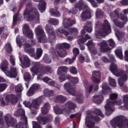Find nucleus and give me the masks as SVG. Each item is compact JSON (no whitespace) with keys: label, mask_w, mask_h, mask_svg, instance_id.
<instances>
[{"label":"nucleus","mask_w":128,"mask_h":128,"mask_svg":"<svg viewBox=\"0 0 128 128\" xmlns=\"http://www.w3.org/2000/svg\"><path fill=\"white\" fill-rule=\"evenodd\" d=\"M2 111H0V126L2 128L4 124V120L2 119Z\"/></svg>","instance_id":"nucleus-53"},{"label":"nucleus","mask_w":128,"mask_h":128,"mask_svg":"<svg viewBox=\"0 0 128 128\" xmlns=\"http://www.w3.org/2000/svg\"><path fill=\"white\" fill-rule=\"evenodd\" d=\"M37 120L39 124H46L48 122V118H42L40 116H39L37 118Z\"/></svg>","instance_id":"nucleus-33"},{"label":"nucleus","mask_w":128,"mask_h":128,"mask_svg":"<svg viewBox=\"0 0 128 128\" xmlns=\"http://www.w3.org/2000/svg\"><path fill=\"white\" fill-rule=\"evenodd\" d=\"M48 22L50 24H52L54 26H56V24H58V20L55 19V18H50Z\"/></svg>","instance_id":"nucleus-51"},{"label":"nucleus","mask_w":128,"mask_h":128,"mask_svg":"<svg viewBox=\"0 0 128 128\" xmlns=\"http://www.w3.org/2000/svg\"><path fill=\"white\" fill-rule=\"evenodd\" d=\"M108 42L109 44V46H111V48L108 46V43L106 40H103L102 42L98 43V46L100 47V49L102 52H106L111 50L112 48H114L116 46V43L114 40L110 39L108 40Z\"/></svg>","instance_id":"nucleus-12"},{"label":"nucleus","mask_w":128,"mask_h":128,"mask_svg":"<svg viewBox=\"0 0 128 128\" xmlns=\"http://www.w3.org/2000/svg\"><path fill=\"white\" fill-rule=\"evenodd\" d=\"M115 34L118 40H120V38H124V33L123 32H120L116 30H115Z\"/></svg>","instance_id":"nucleus-42"},{"label":"nucleus","mask_w":128,"mask_h":128,"mask_svg":"<svg viewBox=\"0 0 128 128\" xmlns=\"http://www.w3.org/2000/svg\"><path fill=\"white\" fill-rule=\"evenodd\" d=\"M46 30L49 34V38L50 44H56V38H54V30H52V28H50V26L46 25Z\"/></svg>","instance_id":"nucleus-20"},{"label":"nucleus","mask_w":128,"mask_h":128,"mask_svg":"<svg viewBox=\"0 0 128 128\" xmlns=\"http://www.w3.org/2000/svg\"><path fill=\"white\" fill-rule=\"evenodd\" d=\"M90 4H91L93 8H98V4H96V2H94V0H87Z\"/></svg>","instance_id":"nucleus-56"},{"label":"nucleus","mask_w":128,"mask_h":128,"mask_svg":"<svg viewBox=\"0 0 128 128\" xmlns=\"http://www.w3.org/2000/svg\"><path fill=\"white\" fill-rule=\"evenodd\" d=\"M70 48V45L68 43H62L56 45V48Z\"/></svg>","instance_id":"nucleus-32"},{"label":"nucleus","mask_w":128,"mask_h":128,"mask_svg":"<svg viewBox=\"0 0 128 128\" xmlns=\"http://www.w3.org/2000/svg\"><path fill=\"white\" fill-rule=\"evenodd\" d=\"M24 78L26 80H28L30 78V73L26 72L24 74Z\"/></svg>","instance_id":"nucleus-59"},{"label":"nucleus","mask_w":128,"mask_h":128,"mask_svg":"<svg viewBox=\"0 0 128 128\" xmlns=\"http://www.w3.org/2000/svg\"><path fill=\"white\" fill-rule=\"evenodd\" d=\"M75 24V20L72 21L69 18H66L63 21V25L66 30L60 27L58 29V32L60 34H64V36H70V34L72 32L78 33V30L76 28H72V29L68 28L70 26H72L74 24ZM66 29L68 30V32L66 31Z\"/></svg>","instance_id":"nucleus-4"},{"label":"nucleus","mask_w":128,"mask_h":128,"mask_svg":"<svg viewBox=\"0 0 128 128\" xmlns=\"http://www.w3.org/2000/svg\"><path fill=\"white\" fill-rule=\"evenodd\" d=\"M39 88L40 85H38V84H34L27 92V96H32L34 94V92H36L38 90Z\"/></svg>","instance_id":"nucleus-24"},{"label":"nucleus","mask_w":128,"mask_h":128,"mask_svg":"<svg viewBox=\"0 0 128 128\" xmlns=\"http://www.w3.org/2000/svg\"><path fill=\"white\" fill-rule=\"evenodd\" d=\"M92 11L90 10V8H88L86 11H84L81 14V18L82 20H84L88 18H92Z\"/></svg>","instance_id":"nucleus-23"},{"label":"nucleus","mask_w":128,"mask_h":128,"mask_svg":"<svg viewBox=\"0 0 128 128\" xmlns=\"http://www.w3.org/2000/svg\"><path fill=\"white\" fill-rule=\"evenodd\" d=\"M122 104V100H118L115 101L114 102L112 103V104L109 107V108H114V105L116 104L117 106H120V104Z\"/></svg>","instance_id":"nucleus-49"},{"label":"nucleus","mask_w":128,"mask_h":128,"mask_svg":"<svg viewBox=\"0 0 128 128\" xmlns=\"http://www.w3.org/2000/svg\"><path fill=\"white\" fill-rule=\"evenodd\" d=\"M98 116H101V118H104V114H102V112L100 110H95V114L92 115L90 114H87L86 118V125L88 128H92L94 126V123L92 122V120H94L95 122H98L100 120V118H98Z\"/></svg>","instance_id":"nucleus-6"},{"label":"nucleus","mask_w":128,"mask_h":128,"mask_svg":"<svg viewBox=\"0 0 128 128\" xmlns=\"http://www.w3.org/2000/svg\"><path fill=\"white\" fill-rule=\"evenodd\" d=\"M108 56L111 62H116V59H114V56L112 54H109Z\"/></svg>","instance_id":"nucleus-61"},{"label":"nucleus","mask_w":128,"mask_h":128,"mask_svg":"<svg viewBox=\"0 0 128 128\" xmlns=\"http://www.w3.org/2000/svg\"><path fill=\"white\" fill-rule=\"evenodd\" d=\"M59 76V80L60 82H64L66 80H68V78H70V76H68V75L64 74H61Z\"/></svg>","instance_id":"nucleus-40"},{"label":"nucleus","mask_w":128,"mask_h":128,"mask_svg":"<svg viewBox=\"0 0 128 128\" xmlns=\"http://www.w3.org/2000/svg\"><path fill=\"white\" fill-rule=\"evenodd\" d=\"M8 62L6 60L1 64V70L4 71L6 76L8 78H16L18 69L14 66H11L8 72Z\"/></svg>","instance_id":"nucleus-7"},{"label":"nucleus","mask_w":128,"mask_h":128,"mask_svg":"<svg viewBox=\"0 0 128 128\" xmlns=\"http://www.w3.org/2000/svg\"><path fill=\"white\" fill-rule=\"evenodd\" d=\"M86 44L90 50H91L92 49L94 48L95 46L94 44V42H92V40H89Z\"/></svg>","instance_id":"nucleus-45"},{"label":"nucleus","mask_w":128,"mask_h":128,"mask_svg":"<svg viewBox=\"0 0 128 128\" xmlns=\"http://www.w3.org/2000/svg\"><path fill=\"white\" fill-rule=\"evenodd\" d=\"M35 33L37 36H38V42H42V40L44 39L46 36L44 32V30L40 26H38L35 28Z\"/></svg>","instance_id":"nucleus-19"},{"label":"nucleus","mask_w":128,"mask_h":128,"mask_svg":"<svg viewBox=\"0 0 128 128\" xmlns=\"http://www.w3.org/2000/svg\"><path fill=\"white\" fill-rule=\"evenodd\" d=\"M23 34L29 38L26 42L24 39H20V36H18L16 38V42L18 46L20 48L22 44L24 45V50L29 54L30 56H34L35 60H38L42 54V50L41 48H37L36 54H34V48H32V46H34V40H32L34 38V33L30 29V26L28 24H25L23 27Z\"/></svg>","instance_id":"nucleus-1"},{"label":"nucleus","mask_w":128,"mask_h":128,"mask_svg":"<svg viewBox=\"0 0 128 128\" xmlns=\"http://www.w3.org/2000/svg\"><path fill=\"white\" fill-rule=\"evenodd\" d=\"M66 97H64L62 96H58L56 97V102H66Z\"/></svg>","instance_id":"nucleus-38"},{"label":"nucleus","mask_w":128,"mask_h":128,"mask_svg":"<svg viewBox=\"0 0 128 128\" xmlns=\"http://www.w3.org/2000/svg\"><path fill=\"white\" fill-rule=\"evenodd\" d=\"M84 29H85L88 32H92V23L88 22L86 26H84Z\"/></svg>","instance_id":"nucleus-44"},{"label":"nucleus","mask_w":128,"mask_h":128,"mask_svg":"<svg viewBox=\"0 0 128 128\" xmlns=\"http://www.w3.org/2000/svg\"><path fill=\"white\" fill-rule=\"evenodd\" d=\"M10 62L12 66H16V57L13 56H10Z\"/></svg>","instance_id":"nucleus-48"},{"label":"nucleus","mask_w":128,"mask_h":128,"mask_svg":"<svg viewBox=\"0 0 128 128\" xmlns=\"http://www.w3.org/2000/svg\"><path fill=\"white\" fill-rule=\"evenodd\" d=\"M110 99L107 100V103L106 104L104 108L106 110V116H110L112 113V112L114 110V108H109L110 106L116 102V100L118 98V94L116 93H112L110 96Z\"/></svg>","instance_id":"nucleus-11"},{"label":"nucleus","mask_w":128,"mask_h":128,"mask_svg":"<svg viewBox=\"0 0 128 128\" xmlns=\"http://www.w3.org/2000/svg\"><path fill=\"white\" fill-rule=\"evenodd\" d=\"M54 110L56 114H64L65 116H68L70 114V111H68L66 109L62 110L60 109L58 106H54Z\"/></svg>","instance_id":"nucleus-22"},{"label":"nucleus","mask_w":128,"mask_h":128,"mask_svg":"<svg viewBox=\"0 0 128 128\" xmlns=\"http://www.w3.org/2000/svg\"><path fill=\"white\" fill-rule=\"evenodd\" d=\"M14 115L16 116H22V118H24V120L26 122V126L28 128V118L24 116V110L22 108L19 109L16 112H15Z\"/></svg>","instance_id":"nucleus-25"},{"label":"nucleus","mask_w":128,"mask_h":128,"mask_svg":"<svg viewBox=\"0 0 128 128\" xmlns=\"http://www.w3.org/2000/svg\"><path fill=\"white\" fill-rule=\"evenodd\" d=\"M102 90L100 92L99 96H95L93 97V100L95 102L98 104H100L102 102V96L104 94H106V92L108 90V87H106V84L102 86Z\"/></svg>","instance_id":"nucleus-16"},{"label":"nucleus","mask_w":128,"mask_h":128,"mask_svg":"<svg viewBox=\"0 0 128 128\" xmlns=\"http://www.w3.org/2000/svg\"><path fill=\"white\" fill-rule=\"evenodd\" d=\"M96 16L97 18H100L104 14V12L100 9L98 8L96 12Z\"/></svg>","instance_id":"nucleus-52"},{"label":"nucleus","mask_w":128,"mask_h":128,"mask_svg":"<svg viewBox=\"0 0 128 128\" xmlns=\"http://www.w3.org/2000/svg\"><path fill=\"white\" fill-rule=\"evenodd\" d=\"M87 40H90V36L88 34H86L84 38L78 40V44H79L80 46V50H84L86 49V48H84V46L82 45V44H84V42H86Z\"/></svg>","instance_id":"nucleus-26"},{"label":"nucleus","mask_w":128,"mask_h":128,"mask_svg":"<svg viewBox=\"0 0 128 128\" xmlns=\"http://www.w3.org/2000/svg\"><path fill=\"white\" fill-rule=\"evenodd\" d=\"M68 72V68L63 66L58 68L57 74L58 76H60L62 72Z\"/></svg>","instance_id":"nucleus-34"},{"label":"nucleus","mask_w":128,"mask_h":128,"mask_svg":"<svg viewBox=\"0 0 128 128\" xmlns=\"http://www.w3.org/2000/svg\"><path fill=\"white\" fill-rule=\"evenodd\" d=\"M50 13L52 16L58 17L60 16V12H58V11H57L56 10H54L53 9H51L50 10Z\"/></svg>","instance_id":"nucleus-39"},{"label":"nucleus","mask_w":128,"mask_h":128,"mask_svg":"<svg viewBox=\"0 0 128 128\" xmlns=\"http://www.w3.org/2000/svg\"><path fill=\"white\" fill-rule=\"evenodd\" d=\"M69 78L72 79V82L74 83H72V82L66 83L64 84V88L69 94H72V96H74V94H76V91L74 90V84L78 82V78L70 77V78Z\"/></svg>","instance_id":"nucleus-13"},{"label":"nucleus","mask_w":128,"mask_h":128,"mask_svg":"<svg viewBox=\"0 0 128 128\" xmlns=\"http://www.w3.org/2000/svg\"><path fill=\"white\" fill-rule=\"evenodd\" d=\"M23 104L26 108H30L32 107L34 108H36V110H38L40 108V105L42 104V98H38L32 100V104H30V102L28 101H24Z\"/></svg>","instance_id":"nucleus-14"},{"label":"nucleus","mask_w":128,"mask_h":128,"mask_svg":"<svg viewBox=\"0 0 128 128\" xmlns=\"http://www.w3.org/2000/svg\"><path fill=\"white\" fill-rule=\"evenodd\" d=\"M16 92H21L24 90V88L22 86V84H18L16 86L15 88Z\"/></svg>","instance_id":"nucleus-50"},{"label":"nucleus","mask_w":128,"mask_h":128,"mask_svg":"<svg viewBox=\"0 0 128 128\" xmlns=\"http://www.w3.org/2000/svg\"><path fill=\"white\" fill-rule=\"evenodd\" d=\"M32 68L30 70L32 74L38 76L37 80H40V76L46 74V71L44 68H42V65L40 62H32L31 64Z\"/></svg>","instance_id":"nucleus-10"},{"label":"nucleus","mask_w":128,"mask_h":128,"mask_svg":"<svg viewBox=\"0 0 128 128\" xmlns=\"http://www.w3.org/2000/svg\"><path fill=\"white\" fill-rule=\"evenodd\" d=\"M120 4L123 6H128V0H122L120 1Z\"/></svg>","instance_id":"nucleus-62"},{"label":"nucleus","mask_w":128,"mask_h":128,"mask_svg":"<svg viewBox=\"0 0 128 128\" xmlns=\"http://www.w3.org/2000/svg\"><path fill=\"white\" fill-rule=\"evenodd\" d=\"M93 77L92 78V80L96 84H98L100 82V72L98 71H94L92 72Z\"/></svg>","instance_id":"nucleus-27"},{"label":"nucleus","mask_w":128,"mask_h":128,"mask_svg":"<svg viewBox=\"0 0 128 128\" xmlns=\"http://www.w3.org/2000/svg\"><path fill=\"white\" fill-rule=\"evenodd\" d=\"M110 16L111 20L114 22V24L120 28H122L124 26V23L121 22L120 18L122 20H124L126 22H128V17L126 16H123L122 14H120V12L118 10H115L114 12H112L110 14Z\"/></svg>","instance_id":"nucleus-3"},{"label":"nucleus","mask_w":128,"mask_h":128,"mask_svg":"<svg viewBox=\"0 0 128 128\" xmlns=\"http://www.w3.org/2000/svg\"><path fill=\"white\" fill-rule=\"evenodd\" d=\"M50 106L48 102H46L44 104L43 108L41 110L42 114L44 116L48 112V110H50Z\"/></svg>","instance_id":"nucleus-28"},{"label":"nucleus","mask_w":128,"mask_h":128,"mask_svg":"<svg viewBox=\"0 0 128 128\" xmlns=\"http://www.w3.org/2000/svg\"><path fill=\"white\" fill-rule=\"evenodd\" d=\"M115 53L117 56H118V58L122 60V50L120 47L115 50Z\"/></svg>","instance_id":"nucleus-35"},{"label":"nucleus","mask_w":128,"mask_h":128,"mask_svg":"<svg viewBox=\"0 0 128 128\" xmlns=\"http://www.w3.org/2000/svg\"><path fill=\"white\" fill-rule=\"evenodd\" d=\"M40 4L42 5L38 6V10L40 12H44L46 10V2L44 0H41L40 1Z\"/></svg>","instance_id":"nucleus-31"},{"label":"nucleus","mask_w":128,"mask_h":128,"mask_svg":"<svg viewBox=\"0 0 128 128\" xmlns=\"http://www.w3.org/2000/svg\"><path fill=\"white\" fill-rule=\"evenodd\" d=\"M56 52H57L58 56H60V58H64V56H66V54H67L66 52L64 50V49L56 48Z\"/></svg>","instance_id":"nucleus-30"},{"label":"nucleus","mask_w":128,"mask_h":128,"mask_svg":"<svg viewBox=\"0 0 128 128\" xmlns=\"http://www.w3.org/2000/svg\"><path fill=\"white\" fill-rule=\"evenodd\" d=\"M123 102L125 108L128 110V95L123 96Z\"/></svg>","instance_id":"nucleus-43"},{"label":"nucleus","mask_w":128,"mask_h":128,"mask_svg":"<svg viewBox=\"0 0 128 128\" xmlns=\"http://www.w3.org/2000/svg\"><path fill=\"white\" fill-rule=\"evenodd\" d=\"M16 128H24L23 124L22 122H19L16 126Z\"/></svg>","instance_id":"nucleus-63"},{"label":"nucleus","mask_w":128,"mask_h":128,"mask_svg":"<svg viewBox=\"0 0 128 128\" xmlns=\"http://www.w3.org/2000/svg\"><path fill=\"white\" fill-rule=\"evenodd\" d=\"M76 8H78L80 10H82L88 8V5L84 4V0H80L79 2L75 4L74 8L70 11L73 14H76V12H78V10H76Z\"/></svg>","instance_id":"nucleus-17"},{"label":"nucleus","mask_w":128,"mask_h":128,"mask_svg":"<svg viewBox=\"0 0 128 128\" xmlns=\"http://www.w3.org/2000/svg\"><path fill=\"white\" fill-rule=\"evenodd\" d=\"M24 62L22 63V58H20V60L21 62L20 66L22 68H28L30 64V60L28 58V57L26 56H24Z\"/></svg>","instance_id":"nucleus-21"},{"label":"nucleus","mask_w":128,"mask_h":128,"mask_svg":"<svg viewBox=\"0 0 128 128\" xmlns=\"http://www.w3.org/2000/svg\"><path fill=\"white\" fill-rule=\"evenodd\" d=\"M18 20H20V18H18V15L14 16H13L14 24Z\"/></svg>","instance_id":"nucleus-60"},{"label":"nucleus","mask_w":128,"mask_h":128,"mask_svg":"<svg viewBox=\"0 0 128 128\" xmlns=\"http://www.w3.org/2000/svg\"><path fill=\"white\" fill-rule=\"evenodd\" d=\"M44 96H52L54 94V91L52 90H49L48 89H45L44 90Z\"/></svg>","instance_id":"nucleus-41"},{"label":"nucleus","mask_w":128,"mask_h":128,"mask_svg":"<svg viewBox=\"0 0 128 128\" xmlns=\"http://www.w3.org/2000/svg\"><path fill=\"white\" fill-rule=\"evenodd\" d=\"M4 50L7 52H10L12 50V45H10V43H7L5 44L4 47Z\"/></svg>","instance_id":"nucleus-37"},{"label":"nucleus","mask_w":128,"mask_h":128,"mask_svg":"<svg viewBox=\"0 0 128 128\" xmlns=\"http://www.w3.org/2000/svg\"><path fill=\"white\" fill-rule=\"evenodd\" d=\"M42 80L43 82H46V84H50V82H52L50 81L51 79L50 78L45 77Z\"/></svg>","instance_id":"nucleus-55"},{"label":"nucleus","mask_w":128,"mask_h":128,"mask_svg":"<svg viewBox=\"0 0 128 128\" xmlns=\"http://www.w3.org/2000/svg\"><path fill=\"white\" fill-rule=\"evenodd\" d=\"M8 86L6 84H0V92H4Z\"/></svg>","instance_id":"nucleus-57"},{"label":"nucleus","mask_w":128,"mask_h":128,"mask_svg":"<svg viewBox=\"0 0 128 128\" xmlns=\"http://www.w3.org/2000/svg\"><path fill=\"white\" fill-rule=\"evenodd\" d=\"M66 108H68V109H66L68 112H70V113L72 112V110H74L76 108V104L72 103L70 101H68L66 102Z\"/></svg>","instance_id":"nucleus-29"},{"label":"nucleus","mask_w":128,"mask_h":128,"mask_svg":"<svg viewBox=\"0 0 128 128\" xmlns=\"http://www.w3.org/2000/svg\"><path fill=\"white\" fill-rule=\"evenodd\" d=\"M74 60H76V56H74L72 58V60L68 58H66L65 60V62L67 64H72V62H74Z\"/></svg>","instance_id":"nucleus-47"},{"label":"nucleus","mask_w":128,"mask_h":128,"mask_svg":"<svg viewBox=\"0 0 128 128\" xmlns=\"http://www.w3.org/2000/svg\"><path fill=\"white\" fill-rule=\"evenodd\" d=\"M110 70L116 76H120L118 79V84L122 90L128 92V88L124 85V82L128 80V76L124 72L118 70V66L114 63H112L110 66Z\"/></svg>","instance_id":"nucleus-2"},{"label":"nucleus","mask_w":128,"mask_h":128,"mask_svg":"<svg viewBox=\"0 0 128 128\" xmlns=\"http://www.w3.org/2000/svg\"><path fill=\"white\" fill-rule=\"evenodd\" d=\"M108 80L110 86H112V88H116V80L110 77L108 78Z\"/></svg>","instance_id":"nucleus-36"},{"label":"nucleus","mask_w":128,"mask_h":128,"mask_svg":"<svg viewBox=\"0 0 128 128\" xmlns=\"http://www.w3.org/2000/svg\"><path fill=\"white\" fill-rule=\"evenodd\" d=\"M30 4L26 6V8L24 12V18L28 22L38 21L40 20V14L36 8L30 9Z\"/></svg>","instance_id":"nucleus-5"},{"label":"nucleus","mask_w":128,"mask_h":128,"mask_svg":"<svg viewBox=\"0 0 128 128\" xmlns=\"http://www.w3.org/2000/svg\"><path fill=\"white\" fill-rule=\"evenodd\" d=\"M10 98L11 96L10 95H7L5 97L4 100V98H0L1 106H6L7 104H8L10 102L11 104H16V102H18V98H16V96L12 95L11 100Z\"/></svg>","instance_id":"nucleus-15"},{"label":"nucleus","mask_w":128,"mask_h":128,"mask_svg":"<svg viewBox=\"0 0 128 128\" xmlns=\"http://www.w3.org/2000/svg\"><path fill=\"white\" fill-rule=\"evenodd\" d=\"M72 52H73V54H74V56H78V54H80V50H78V48H74L72 50Z\"/></svg>","instance_id":"nucleus-58"},{"label":"nucleus","mask_w":128,"mask_h":128,"mask_svg":"<svg viewBox=\"0 0 128 128\" xmlns=\"http://www.w3.org/2000/svg\"><path fill=\"white\" fill-rule=\"evenodd\" d=\"M112 32V28H110V24L108 22V20H104V24L102 25L100 31H96L95 34L96 38H100V36H106L108 34Z\"/></svg>","instance_id":"nucleus-9"},{"label":"nucleus","mask_w":128,"mask_h":128,"mask_svg":"<svg viewBox=\"0 0 128 128\" xmlns=\"http://www.w3.org/2000/svg\"><path fill=\"white\" fill-rule=\"evenodd\" d=\"M44 62H46V64H50L52 62V61L48 59V58L44 57Z\"/></svg>","instance_id":"nucleus-64"},{"label":"nucleus","mask_w":128,"mask_h":128,"mask_svg":"<svg viewBox=\"0 0 128 128\" xmlns=\"http://www.w3.org/2000/svg\"><path fill=\"white\" fill-rule=\"evenodd\" d=\"M70 72L72 74H78V71L76 70V68L74 67H70Z\"/></svg>","instance_id":"nucleus-54"},{"label":"nucleus","mask_w":128,"mask_h":128,"mask_svg":"<svg viewBox=\"0 0 128 128\" xmlns=\"http://www.w3.org/2000/svg\"><path fill=\"white\" fill-rule=\"evenodd\" d=\"M113 128H116V126L118 128H128V120L124 116H120L114 118L111 122Z\"/></svg>","instance_id":"nucleus-8"},{"label":"nucleus","mask_w":128,"mask_h":128,"mask_svg":"<svg viewBox=\"0 0 128 128\" xmlns=\"http://www.w3.org/2000/svg\"><path fill=\"white\" fill-rule=\"evenodd\" d=\"M4 122L8 126H15L16 120L12 118V115L8 114L4 116Z\"/></svg>","instance_id":"nucleus-18"},{"label":"nucleus","mask_w":128,"mask_h":128,"mask_svg":"<svg viewBox=\"0 0 128 128\" xmlns=\"http://www.w3.org/2000/svg\"><path fill=\"white\" fill-rule=\"evenodd\" d=\"M32 124L33 128H40V126L38 124V122H32ZM46 128H52L50 126H47Z\"/></svg>","instance_id":"nucleus-46"}]
</instances>
